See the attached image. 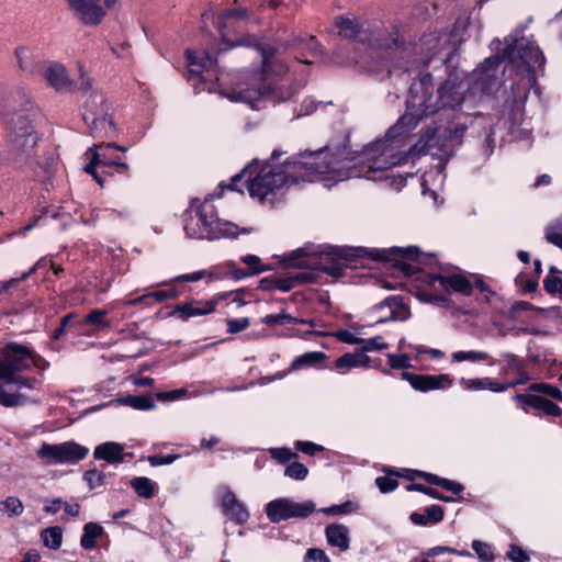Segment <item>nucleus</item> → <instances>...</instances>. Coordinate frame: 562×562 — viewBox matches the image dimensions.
Wrapping results in <instances>:
<instances>
[{"label": "nucleus", "instance_id": "6ab92c4d", "mask_svg": "<svg viewBox=\"0 0 562 562\" xmlns=\"http://www.w3.org/2000/svg\"><path fill=\"white\" fill-rule=\"evenodd\" d=\"M402 379L407 381L414 390L419 392L446 390L450 389L453 384V379L446 373L414 374L409 372H403Z\"/></svg>", "mask_w": 562, "mask_h": 562}, {"label": "nucleus", "instance_id": "3c124183", "mask_svg": "<svg viewBox=\"0 0 562 562\" xmlns=\"http://www.w3.org/2000/svg\"><path fill=\"white\" fill-rule=\"evenodd\" d=\"M557 272L555 268H550V274L544 279V289L547 292L554 294L562 292V279L554 276L553 273Z\"/></svg>", "mask_w": 562, "mask_h": 562}, {"label": "nucleus", "instance_id": "473e14b6", "mask_svg": "<svg viewBox=\"0 0 562 562\" xmlns=\"http://www.w3.org/2000/svg\"><path fill=\"white\" fill-rule=\"evenodd\" d=\"M451 361L452 362L469 361V362H473V363L481 362V361H487L488 366L496 364V359L494 357H492L490 353H487L485 351H480V350L454 351L451 353Z\"/></svg>", "mask_w": 562, "mask_h": 562}, {"label": "nucleus", "instance_id": "a878e982", "mask_svg": "<svg viewBox=\"0 0 562 562\" xmlns=\"http://www.w3.org/2000/svg\"><path fill=\"white\" fill-rule=\"evenodd\" d=\"M515 400L524 405V409H526L525 405L530 406L532 408L539 409L544 412L546 414L550 416H559L562 413V409L551 402L550 400H547L544 397L532 395V394H517L515 396Z\"/></svg>", "mask_w": 562, "mask_h": 562}, {"label": "nucleus", "instance_id": "5fc2aeb1", "mask_svg": "<svg viewBox=\"0 0 562 562\" xmlns=\"http://www.w3.org/2000/svg\"><path fill=\"white\" fill-rule=\"evenodd\" d=\"M353 510L351 502H346L340 505H333L329 507L322 508L321 512L327 515H345Z\"/></svg>", "mask_w": 562, "mask_h": 562}, {"label": "nucleus", "instance_id": "13d9d810", "mask_svg": "<svg viewBox=\"0 0 562 562\" xmlns=\"http://www.w3.org/2000/svg\"><path fill=\"white\" fill-rule=\"evenodd\" d=\"M425 515L429 524H437L443 518V508L439 505H431L425 509Z\"/></svg>", "mask_w": 562, "mask_h": 562}, {"label": "nucleus", "instance_id": "4d7b16f0", "mask_svg": "<svg viewBox=\"0 0 562 562\" xmlns=\"http://www.w3.org/2000/svg\"><path fill=\"white\" fill-rule=\"evenodd\" d=\"M290 321H292V316L285 313L269 314L262 318V323L270 326L288 324Z\"/></svg>", "mask_w": 562, "mask_h": 562}, {"label": "nucleus", "instance_id": "a18cd8bd", "mask_svg": "<svg viewBox=\"0 0 562 562\" xmlns=\"http://www.w3.org/2000/svg\"><path fill=\"white\" fill-rule=\"evenodd\" d=\"M387 363L392 369H409L412 368V359L406 353H387Z\"/></svg>", "mask_w": 562, "mask_h": 562}, {"label": "nucleus", "instance_id": "f257e3e1", "mask_svg": "<svg viewBox=\"0 0 562 562\" xmlns=\"http://www.w3.org/2000/svg\"><path fill=\"white\" fill-rule=\"evenodd\" d=\"M387 150L380 146L364 148L360 153L351 156L348 154L345 157L328 149H319L304 151L280 162L282 153L274 150L268 161L261 164L252 160L241 173L232 178L228 188L238 190V181L246 177L249 195L261 203L273 204L291 186L302 182L317 180L329 189L337 182L350 178L378 181L381 170L397 161L394 155L383 158Z\"/></svg>", "mask_w": 562, "mask_h": 562}, {"label": "nucleus", "instance_id": "20e7f679", "mask_svg": "<svg viewBox=\"0 0 562 562\" xmlns=\"http://www.w3.org/2000/svg\"><path fill=\"white\" fill-rule=\"evenodd\" d=\"M470 99L469 83H465L464 80H459L457 75L451 74L448 79L435 90L431 75L420 74L419 79L414 81L409 87L405 114L387 131L384 138L364 147H383L387 150V154L382 156L383 158H389V156L394 155L396 156V160H398L381 170L379 180L389 178V169L405 162L408 157L407 151L404 149L405 135L412 128L416 127L423 116L432 115L441 110H456Z\"/></svg>", "mask_w": 562, "mask_h": 562}, {"label": "nucleus", "instance_id": "7c9ffc66", "mask_svg": "<svg viewBox=\"0 0 562 562\" xmlns=\"http://www.w3.org/2000/svg\"><path fill=\"white\" fill-rule=\"evenodd\" d=\"M326 355L322 351H310L303 355L295 357L291 364L290 371H297L304 368H316L319 366L325 359Z\"/></svg>", "mask_w": 562, "mask_h": 562}, {"label": "nucleus", "instance_id": "c9c22d12", "mask_svg": "<svg viewBox=\"0 0 562 562\" xmlns=\"http://www.w3.org/2000/svg\"><path fill=\"white\" fill-rule=\"evenodd\" d=\"M15 56L18 59L19 67L24 72L35 74L37 69V65L35 63L34 54L31 49L26 47H20L15 50Z\"/></svg>", "mask_w": 562, "mask_h": 562}, {"label": "nucleus", "instance_id": "69168bd1", "mask_svg": "<svg viewBox=\"0 0 562 562\" xmlns=\"http://www.w3.org/2000/svg\"><path fill=\"white\" fill-rule=\"evenodd\" d=\"M149 295V300L153 299L156 302H164L169 299H175L178 295V292L176 290H164V291H154L150 293H147Z\"/></svg>", "mask_w": 562, "mask_h": 562}, {"label": "nucleus", "instance_id": "6e6552de", "mask_svg": "<svg viewBox=\"0 0 562 562\" xmlns=\"http://www.w3.org/2000/svg\"><path fill=\"white\" fill-rule=\"evenodd\" d=\"M467 128L464 123H456L442 132L437 127L428 128L412 150L417 155H431L437 160V172L441 173L446 162L453 155L454 148L461 144Z\"/></svg>", "mask_w": 562, "mask_h": 562}, {"label": "nucleus", "instance_id": "f704fd0d", "mask_svg": "<svg viewBox=\"0 0 562 562\" xmlns=\"http://www.w3.org/2000/svg\"><path fill=\"white\" fill-rule=\"evenodd\" d=\"M103 528L95 522H88L83 527V535L80 544L86 550H91L95 547L97 538L101 537Z\"/></svg>", "mask_w": 562, "mask_h": 562}, {"label": "nucleus", "instance_id": "de8ad7c7", "mask_svg": "<svg viewBox=\"0 0 562 562\" xmlns=\"http://www.w3.org/2000/svg\"><path fill=\"white\" fill-rule=\"evenodd\" d=\"M292 46L295 48H306L313 56L317 55L319 52L318 42L314 36H308L307 38H295L292 43Z\"/></svg>", "mask_w": 562, "mask_h": 562}, {"label": "nucleus", "instance_id": "4468645a", "mask_svg": "<svg viewBox=\"0 0 562 562\" xmlns=\"http://www.w3.org/2000/svg\"><path fill=\"white\" fill-rule=\"evenodd\" d=\"M315 510L312 501L296 503L290 498H277L266 506V514L271 522H280L291 518H305Z\"/></svg>", "mask_w": 562, "mask_h": 562}, {"label": "nucleus", "instance_id": "39448f33", "mask_svg": "<svg viewBox=\"0 0 562 562\" xmlns=\"http://www.w3.org/2000/svg\"><path fill=\"white\" fill-rule=\"evenodd\" d=\"M468 24V19H460L456 22L450 33L427 34L420 38L418 44L408 45L402 41L398 30L394 29L390 33L392 35V45L387 44L386 52L389 53L390 49V55H400L401 58L408 55H422V59L430 58L432 60L437 58L440 64H448L451 61L459 45L464 41V31Z\"/></svg>", "mask_w": 562, "mask_h": 562}, {"label": "nucleus", "instance_id": "864d4df0", "mask_svg": "<svg viewBox=\"0 0 562 562\" xmlns=\"http://www.w3.org/2000/svg\"><path fill=\"white\" fill-rule=\"evenodd\" d=\"M407 490L408 491H418V492L425 493V494H427L428 496H430L432 498H436V499H439V501H442V502H446V503L452 502V497L445 496L441 493H439L437 490L424 486L422 484L408 485Z\"/></svg>", "mask_w": 562, "mask_h": 562}, {"label": "nucleus", "instance_id": "680f3d73", "mask_svg": "<svg viewBox=\"0 0 562 562\" xmlns=\"http://www.w3.org/2000/svg\"><path fill=\"white\" fill-rule=\"evenodd\" d=\"M507 557L513 562H526L529 560V555L526 551L516 544L510 546Z\"/></svg>", "mask_w": 562, "mask_h": 562}, {"label": "nucleus", "instance_id": "8fccbe9b", "mask_svg": "<svg viewBox=\"0 0 562 562\" xmlns=\"http://www.w3.org/2000/svg\"><path fill=\"white\" fill-rule=\"evenodd\" d=\"M529 390L548 394L552 398H555V400L562 402V392L558 387H555L551 384L533 383L529 386Z\"/></svg>", "mask_w": 562, "mask_h": 562}, {"label": "nucleus", "instance_id": "c85d7f7f", "mask_svg": "<svg viewBox=\"0 0 562 562\" xmlns=\"http://www.w3.org/2000/svg\"><path fill=\"white\" fill-rule=\"evenodd\" d=\"M93 456L98 460H104L109 463H119L123 461L124 447L114 441H108L95 447Z\"/></svg>", "mask_w": 562, "mask_h": 562}, {"label": "nucleus", "instance_id": "4c0bfd02", "mask_svg": "<svg viewBox=\"0 0 562 562\" xmlns=\"http://www.w3.org/2000/svg\"><path fill=\"white\" fill-rule=\"evenodd\" d=\"M43 543L53 550H57L61 546L63 529L58 526L48 527L41 532Z\"/></svg>", "mask_w": 562, "mask_h": 562}, {"label": "nucleus", "instance_id": "774afa93", "mask_svg": "<svg viewBox=\"0 0 562 562\" xmlns=\"http://www.w3.org/2000/svg\"><path fill=\"white\" fill-rule=\"evenodd\" d=\"M186 394L187 391L184 389H179L169 392L158 393L157 398L162 401H177L181 400Z\"/></svg>", "mask_w": 562, "mask_h": 562}, {"label": "nucleus", "instance_id": "2f4dec72", "mask_svg": "<svg viewBox=\"0 0 562 562\" xmlns=\"http://www.w3.org/2000/svg\"><path fill=\"white\" fill-rule=\"evenodd\" d=\"M416 476L424 479L427 483L439 485L442 488L450 491L456 495L460 494L463 491V486L460 483L450 481L448 479L439 477L431 473L414 471L413 475L409 476V479L414 480Z\"/></svg>", "mask_w": 562, "mask_h": 562}, {"label": "nucleus", "instance_id": "bb28decb", "mask_svg": "<svg viewBox=\"0 0 562 562\" xmlns=\"http://www.w3.org/2000/svg\"><path fill=\"white\" fill-rule=\"evenodd\" d=\"M460 386L464 391H484L488 390L495 393H501L506 391V385H502L501 382L492 379V378H475V379H467L461 378L459 380Z\"/></svg>", "mask_w": 562, "mask_h": 562}, {"label": "nucleus", "instance_id": "a211bd4d", "mask_svg": "<svg viewBox=\"0 0 562 562\" xmlns=\"http://www.w3.org/2000/svg\"><path fill=\"white\" fill-rule=\"evenodd\" d=\"M376 315V324H382L389 321H406L411 316V311L406 304L397 296H389L381 303L376 304L372 311Z\"/></svg>", "mask_w": 562, "mask_h": 562}, {"label": "nucleus", "instance_id": "72a5a7b5", "mask_svg": "<svg viewBox=\"0 0 562 562\" xmlns=\"http://www.w3.org/2000/svg\"><path fill=\"white\" fill-rule=\"evenodd\" d=\"M94 138H108L115 134V125L111 115L102 116L95 124L88 125Z\"/></svg>", "mask_w": 562, "mask_h": 562}, {"label": "nucleus", "instance_id": "0eeeda50", "mask_svg": "<svg viewBox=\"0 0 562 562\" xmlns=\"http://www.w3.org/2000/svg\"><path fill=\"white\" fill-rule=\"evenodd\" d=\"M503 58L517 65V68H522L521 78L512 86L513 103L519 109L527 100L529 89L536 81L535 69L541 68L544 64V56L532 40L521 38L515 46L504 49Z\"/></svg>", "mask_w": 562, "mask_h": 562}, {"label": "nucleus", "instance_id": "6e6d98bb", "mask_svg": "<svg viewBox=\"0 0 562 562\" xmlns=\"http://www.w3.org/2000/svg\"><path fill=\"white\" fill-rule=\"evenodd\" d=\"M227 331L229 334H236L249 326V319L247 317L244 318H231L227 319Z\"/></svg>", "mask_w": 562, "mask_h": 562}, {"label": "nucleus", "instance_id": "7ed1b4c3", "mask_svg": "<svg viewBox=\"0 0 562 562\" xmlns=\"http://www.w3.org/2000/svg\"><path fill=\"white\" fill-rule=\"evenodd\" d=\"M237 45L257 47L261 56V70L252 75H245L231 88L223 87L217 76L214 52L209 49L203 57L193 50H187L190 79L196 78L203 89L209 92H218L233 102L248 103L252 109L258 108L257 102L263 99L282 102L293 95V91H284L278 86L276 78L286 72L288 67L282 58L285 47L283 45H262L256 38L240 40Z\"/></svg>", "mask_w": 562, "mask_h": 562}, {"label": "nucleus", "instance_id": "a19ab883", "mask_svg": "<svg viewBox=\"0 0 562 562\" xmlns=\"http://www.w3.org/2000/svg\"><path fill=\"white\" fill-rule=\"evenodd\" d=\"M471 546L480 561L493 562L495 560L494 549L490 543L481 540H473Z\"/></svg>", "mask_w": 562, "mask_h": 562}, {"label": "nucleus", "instance_id": "5701e85b", "mask_svg": "<svg viewBox=\"0 0 562 562\" xmlns=\"http://www.w3.org/2000/svg\"><path fill=\"white\" fill-rule=\"evenodd\" d=\"M110 106L101 93H90L85 103L82 117L87 125L95 124L110 114Z\"/></svg>", "mask_w": 562, "mask_h": 562}, {"label": "nucleus", "instance_id": "423d86ee", "mask_svg": "<svg viewBox=\"0 0 562 562\" xmlns=\"http://www.w3.org/2000/svg\"><path fill=\"white\" fill-rule=\"evenodd\" d=\"M182 221L186 235L194 239L235 238L240 233H247L246 229L239 231L232 222L220 220L216 207L207 199H192Z\"/></svg>", "mask_w": 562, "mask_h": 562}, {"label": "nucleus", "instance_id": "aec40b11", "mask_svg": "<svg viewBox=\"0 0 562 562\" xmlns=\"http://www.w3.org/2000/svg\"><path fill=\"white\" fill-rule=\"evenodd\" d=\"M231 294L229 292L220 293L210 301H192L187 304L177 305L171 314L178 315L182 321H188L194 316L207 315L215 311L218 301L226 299Z\"/></svg>", "mask_w": 562, "mask_h": 562}, {"label": "nucleus", "instance_id": "412c9836", "mask_svg": "<svg viewBox=\"0 0 562 562\" xmlns=\"http://www.w3.org/2000/svg\"><path fill=\"white\" fill-rule=\"evenodd\" d=\"M40 71L47 83L56 91L65 92L71 90L72 81L69 79L66 68L61 64L48 63Z\"/></svg>", "mask_w": 562, "mask_h": 562}, {"label": "nucleus", "instance_id": "f8f14e48", "mask_svg": "<svg viewBox=\"0 0 562 562\" xmlns=\"http://www.w3.org/2000/svg\"><path fill=\"white\" fill-rule=\"evenodd\" d=\"M387 44L392 45V35L390 34L387 38L379 36L375 40L376 58L379 59L381 66L387 69V77H392L397 69L404 70L402 71V75H405V72L418 70L422 66H426L430 61V58L422 59L420 57L417 58L416 55H408L404 56L403 58H401L400 55H390V52H386Z\"/></svg>", "mask_w": 562, "mask_h": 562}, {"label": "nucleus", "instance_id": "b1692460", "mask_svg": "<svg viewBox=\"0 0 562 562\" xmlns=\"http://www.w3.org/2000/svg\"><path fill=\"white\" fill-rule=\"evenodd\" d=\"M371 367V359L364 355L360 349L353 352H347L339 357L334 364L335 370L339 374H346L351 369L356 368H369Z\"/></svg>", "mask_w": 562, "mask_h": 562}, {"label": "nucleus", "instance_id": "0e129e2a", "mask_svg": "<svg viewBox=\"0 0 562 562\" xmlns=\"http://www.w3.org/2000/svg\"><path fill=\"white\" fill-rule=\"evenodd\" d=\"M295 446L300 451L311 456L324 450L322 446L311 441H297Z\"/></svg>", "mask_w": 562, "mask_h": 562}, {"label": "nucleus", "instance_id": "f03ea898", "mask_svg": "<svg viewBox=\"0 0 562 562\" xmlns=\"http://www.w3.org/2000/svg\"><path fill=\"white\" fill-rule=\"evenodd\" d=\"M370 256L374 260H394L395 268L405 277L414 278L416 296L427 303L443 304L450 292L469 295L473 284L460 272H424L420 265L431 263L430 255L422 254L415 246L391 249L363 247H328L327 250L310 251L299 248L285 256L284 262L294 268L315 269L338 278L358 259Z\"/></svg>", "mask_w": 562, "mask_h": 562}, {"label": "nucleus", "instance_id": "9d476101", "mask_svg": "<svg viewBox=\"0 0 562 562\" xmlns=\"http://www.w3.org/2000/svg\"><path fill=\"white\" fill-rule=\"evenodd\" d=\"M31 351L21 345L10 344L0 356V379L10 384H25L33 387V382L18 375L31 366Z\"/></svg>", "mask_w": 562, "mask_h": 562}, {"label": "nucleus", "instance_id": "c756f323", "mask_svg": "<svg viewBox=\"0 0 562 562\" xmlns=\"http://www.w3.org/2000/svg\"><path fill=\"white\" fill-rule=\"evenodd\" d=\"M325 536L328 543L339 548L341 551L349 549V529L340 524H333L326 527Z\"/></svg>", "mask_w": 562, "mask_h": 562}, {"label": "nucleus", "instance_id": "4be33fe9", "mask_svg": "<svg viewBox=\"0 0 562 562\" xmlns=\"http://www.w3.org/2000/svg\"><path fill=\"white\" fill-rule=\"evenodd\" d=\"M221 506L224 514L238 524L245 522L249 517V513L244 504H241L236 498V495L228 488L221 490Z\"/></svg>", "mask_w": 562, "mask_h": 562}, {"label": "nucleus", "instance_id": "c03bdc74", "mask_svg": "<svg viewBox=\"0 0 562 562\" xmlns=\"http://www.w3.org/2000/svg\"><path fill=\"white\" fill-rule=\"evenodd\" d=\"M241 261L247 266V271L250 276L259 274L269 270V267L261 262V259L256 255H246Z\"/></svg>", "mask_w": 562, "mask_h": 562}, {"label": "nucleus", "instance_id": "e433bc0d", "mask_svg": "<svg viewBox=\"0 0 562 562\" xmlns=\"http://www.w3.org/2000/svg\"><path fill=\"white\" fill-rule=\"evenodd\" d=\"M119 405L131 406L135 409L149 411L154 408V402L149 396L128 395L115 401Z\"/></svg>", "mask_w": 562, "mask_h": 562}, {"label": "nucleus", "instance_id": "09e8293b", "mask_svg": "<svg viewBox=\"0 0 562 562\" xmlns=\"http://www.w3.org/2000/svg\"><path fill=\"white\" fill-rule=\"evenodd\" d=\"M83 477L90 488L102 486L106 479L104 472L97 469L87 471Z\"/></svg>", "mask_w": 562, "mask_h": 562}, {"label": "nucleus", "instance_id": "393cba45", "mask_svg": "<svg viewBox=\"0 0 562 562\" xmlns=\"http://www.w3.org/2000/svg\"><path fill=\"white\" fill-rule=\"evenodd\" d=\"M340 36L349 40H358L359 42L367 41L366 24L360 23L358 20H352L345 16H338L335 21Z\"/></svg>", "mask_w": 562, "mask_h": 562}, {"label": "nucleus", "instance_id": "ddd939ff", "mask_svg": "<svg viewBox=\"0 0 562 562\" xmlns=\"http://www.w3.org/2000/svg\"><path fill=\"white\" fill-rule=\"evenodd\" d=\"M499 64L498 56H492L484 60L470 76L465 83H469V95L491 93L499 82Z\"/></svg>", "mask_w": 562, "mask_h": 562}, {"label": "nucleus", "instance_id": "dca6fc26", "mask_svg": "<svg viewBox=\"0 0 562 562\" xmlns=\"http://www.w3.org/2000/svg\"><path fill=\"white\" fill-rule=\"evenodd\" d=\"M78 19L87 25L99 24L105 9H112L117 0H67Z\"/></svg>", "mask_w": 562, "mask_h": 562}, {"label": "nucleus", "instance_id": "49530a36", "mask_svg": "<svg viewBox=\"0 0 562 562\" xmlns=\"http://www.w3.org/2000/svg\"><path fill=\"white\" fill-rule=\"evenodd\" d=\"M308 474L307 468L300 462H292L288 464L284 471V475L296 481L304 480Z\"/></svg>", "mask_w": 562, "mask_h": 562}, {"label": "nucleus", "instance_id": "9b49d317", "mask_svg": "<svg viewBox=\"0 0 562 562\" xmlns=\"http://www.w3.org/2000/svg\"><path fill=\"white\" fill-rule=\"evenodd\" d=\"M88 453L87 447L72 440L60 443L44 442L36 451V456L47 464H76Z\"/></svg>", "mask_w": 562, "mask_h": 562}, {"label": "nucleus", "instance_id": "1a4fd4ad", "mask_svg": "<svg viewBox=\"0 0 562 562\" xmlns=\"http://www.w3.org/2000/svg\"><path fill=\"white\" fill-rule=\"evenodd\" d=\"M38 142L37 132L29 117L14 120L8 136L9 153L12 159L24 161L35 154Z\"/></svg>", "mask_w": 562, "mask_h": 562}, {"label": "nucleus", "instance_id": "bf43d9fd", "mask_svg": "<svg viewBox=\"0 0 562 562\" xmlns=\"http://www.w3.org/2000/svg\"><path fill=\"white\" fill-rule=\"evenodd\" d=\"M375 484L382 493H389L394 491L398 483L395 479L387 476H379L375 479Z\"/></svg>", "mask_w": 562, "mask_h": 562}, {"label": "nucleus", "instance_id": "cd10ccee", "mask_svg": "<svg viewBox=\"0 0 562 562\" xmlns=\"http://www.w3.org/2000/svg\"><path fill=\"white\" fill-rule=\"evenodd\" d=\"M27 387L25 384H10L8 381L0 383V404L5 407L24 405L26 397L18 391Z\"/></svg>", "mask_w": 562, "mask_h": 562}, {"label": "nucleus", "instance_id": "37998d69", "mask_svg": "<svg viewBox=\"0 0 562 562\" xmlns=\"http://www.w3.org/2000/svg\"><path fill=\"white\" fill-rule=\"evenodd\" d=\"M361 348L360 350L366 355V352L372 351H381L387 348V344L384 341L382 336H375L372 338H360Z\"/></svg>", "mask_w": 562, "mask_h": 562}, {"label": "nucleus", "instance_id": "2eb2a0df", "mask_svg": "<svg viewBox=\"0 0 562 562\" xmlns=\"http://www.w3.org/2000/svg\"><path fill=\"white\" fill-rule=\"evenodd\" d=\"M110 149H116L123 153L126 151L125 147H122L115 143L94 145L87 151V155H91V160L85 167L83 170L87 173H90L100 186H103L104 180L99 176L98 171L95 170L97 167L114 166L117 168V172L120 173H125L128 171L127 164L122 162L119 159L112 158L108 155V150Z\"/></svg>", "mask_w": 562, "mask_h": 562}, {"label": "nucleus", "instance_id": "ea45409f", "mask_svg": "<svg viewBox=\"0 0 562 562\" xmlns=\"http://www.w3.org/2000/svg\"><path fill=\"white\" fill-rule=\"evenodd\" d=\"M24 510L23 503L15 496H8L5 499L0 501V513L8 514L10 517H18Z\"/></svg>", "mask_w": 562, "mask_h": 562}, {"label": "nucleus", "instance_id": "79ce46f5", "mask_svg": "<svg viewBox=\"0 0 562 562\" xmlns=\"http://www.w3.org/2000/svg\"><path fill=\"white\" fill-rule=\"evenodd\" d=\"M106 310H93L82 321L85 325H94L98 327H111L110 322L105 318Z\"/></svg>", "mask_w": 562, "mask_h": 562}, {"label": "nucleus", "instance_id": "f3484780", "mask_svg": "<svg viewBox=\"0 0 562 562\" xmlns=\"http://www.w3.org/2000/svg\"><path fill=\"white\" fill-rule=\"evenodd\" d=\"M496 364H499V375L515 376L512 381L501 382L502 385H506V391L510 387L525 384L530 380L526 370V361L513 352H501L499 359H496Z\"/></svg>", "mask_w": 562, "mask_h": 562}, {"label": "nucleus", "instance_id": "052dcab7", "mask_svg": "<svg viewBox=\"0 0 562 562\" xmlns=\"http://www.w3.org/2000/svg\"><path fill=\"white\" fill-rule=\"evenodd\" d=\"M304 562H330V560L323 550L312 548L307 550Z\"/></svg>", "mask_w": 562, "mask_h": 562}, {"label": "nucleus", "instance_id": "603ef678", "mask_svg": "<svg viewBox=\"0 0 562 562\" xmlns=\"http://www.w3.org/2000/svg\"><path fill=\"white\" fill-rule=\"evenodd\" d=\"M357 334H361V331L357 330L353 333L348 329H340V330H336V331L331 333L330 335L344 344L359 345L360 338L357 337Z\"/></svg>", "mask_w": 562, "mask_h": 562}, {"label": "nucleus", "instance_id": "58836bf2", "mask_svg": "<svg viewBox=\"0 0 562 562\" xmlns=\"http://www.w3.org/2000/svg\"><path fill=\"white\" fill-rule=\"evenodd\" d=\"M132 487L135 490L138 496L143 498H150L155 493V484L148 477L139 476L131 481Z\"/></svg>", "mask_w": 562, "mask_h": 562}, {"label": "nucleus", "instance_id": "338daca9", "mask_svg": "<svg viewBox=\"0 0 562 562\" xmlns=\"http://www.w3.org/2000/svg\"><path fill=\"white\" fill-rule=\"evenodd\" d=\"M178 458H179L178 454L151 456L148 458V461L151 465L157 467V465L171 464Z\"/></svg>", "mask_w": 562, "mask_h": 562}, {"label": "nucleus", "instance_id": "e2e57ef3", "mask_svg": "<svg viewBox=\"0 0 562 562\" xmlns=\"http://www.w3.org/2000/svg\"><path fill=\"white\" fill-rule=\"evenodd\" d=\"M269 452L273 459L282 462L288 461L295 456V453L289 448H271Z\"/></svg>", "mask_w": 562, "mask_h": 562}]
</instances>
